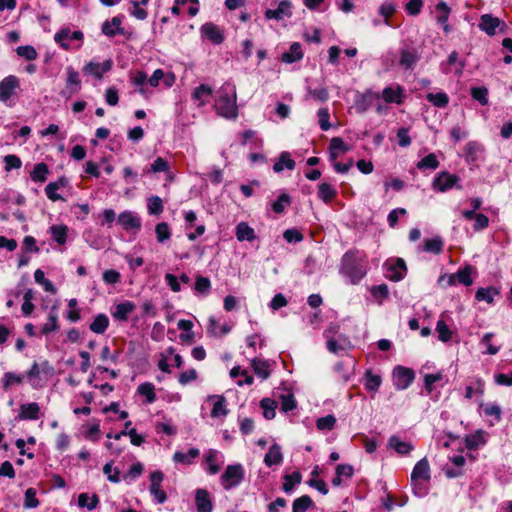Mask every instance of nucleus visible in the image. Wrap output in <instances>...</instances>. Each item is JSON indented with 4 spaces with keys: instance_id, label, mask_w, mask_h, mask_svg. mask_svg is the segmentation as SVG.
Masks as SVG:
<instances>
[{
    "instance_id": "nucleus-1",
    "label": "nucleus",
    "mask_w": 512,
    "mask_h": 512,
    "mask_svg": "<svg viewBox=\"0 0 512 512\" xmlns=\"http://www.w3.org/2000/svg\"><path fill=\"white\" fill-rule=\"evenodd\" d=\"M217 115L228 120H234L238 116L237 92L235 84L224 83L217 91L214 103Z\"/></svg>"
},
{
    "instance_id": "nucleus-2",
    "label": "nucleus",
    "mask_w": 512,
    "mask_h": 512,
    "mask_svg": "<svg viewBox=\"0 0 512 512\" xmlns=\"http://www.w3.org/2000/svg\"><path fill=\"white\" fill-rule=\"evenodd\" d=\"M323 336L326 339V347L331 353L341 354L352 348L349 337L340 332L338 325H330Z\"/></svg>"
},
{
    "instance_id": "nucleus-3",
    "label": "nucleus",
    "mask_w": 512,
    "mask_h": 512,
    "mask_svg": "<svg viewBox=\"0 0 512 512\" xmlns=\"http://www.w3.org/2000/svg\"><path fill=\"white\" fill-rule=\"evenodd\" d=\"M375 105V111L382 115L387 112V108L380 101V93L373 90H366L363 93L357 92L354 99V108L357 113H364L370 107Z\"/></svg>"
},
{
    "instance_id": "nucleus-4",
    "label": "nucleus",
    "mask_w": 512,
    "mask_h": 512,
    "mask_svg": "<svg viewBox=\"0 0 512 512\" xmlns=\"http://www.w3.org/2000/svg\"><path fill=\"white\" fill-rule=\"evenodd\" d=\"M54 40L64 50H76L81 47L83 33L63 28L54 35Z\"/></svg>"
},
{
    "instance_id": "nucleus-5",
    "label": "nucleus",
    "mask_w": 512,
    "mask_h": 512,
    "mask_svg": "<svg viewBox=\"0 0 512 512\" xmlns=\"http://www.w3.org/2000/svg\"><path fill=\"white\" fill-rule=\"evenodd\" d=\"M244 478V469L241 464L228 465L221 476V483L225 490L238 486Z\"/></svg>"
},
{
    "instance_id": "nucleus-6",
    "label": "nucleus",
    "mask_w": 512,
    "mask_h": 512,
    "mask_svg": "<svg viewBox=\"0 0 512 512\" xmlns=\"http://www.w3.org/2000/svg\"><path fill=\"white\" fill-rule=\"evenodd\" d=\"M292 16V3L290 0H281L278 3L272 2L271 8L265 11L267 20L281 21Z\"/></svg>"
},
{
    "instance_id": "nucleus-7",
    "label": "nucleus",
    "mask_w": 512,
    "mask_h": 512,
    "mask_svg": "<svg viewBox=\"0 0 512 512\" xmlns=\"http://www.w3.org/2000/svg\"><path fill=\"white\" fill-rule=\"evenodd\" d=\"M355 253L347 252L342 260V271L351 279L353 284L358 283L366 274V270L363 267H358L353 263Z\"/></svg>"
},
{
    "instance_id": "nucleus-8",
    "label": "nucleus",
    "mask_w": 512,
    "mask_h": 512,
    "mask_svg": "<svg viewBox=\"0 0 512 512\" xmlns=\"http://www.w3.org/2000/svg\"><path fill=\"white\" fill-rule=\"evenodd\" d=\"M20 88V80L15 75H9L0 81V102L10 105L12 97Z\"/></svg>"
},
{
    "instance_id": "nucleus-9",
    "label": "nucleus",
    "mask_w": 512,
    "mask_h": 512,
    "mask_svg": "<svg viewBox=\"0 0 512 512\" xmlns=\"http://www.w3.org/2000/svg\"><path fill=\"white\" fill-rule=\"evenodd\" d=\"M459 181L460 179L458 176L442 171L434 178L432 188L438 192H446L454 187L461 189V185L458 184Z\"/></svg>"
},
{
    "instance_id": "nucleus-10",
    "label": "nucleus",
    "mask_w": 512,
    "mask_h": 512,
    "mask_svg": "<svg viewBox=\"0 0 512 512\" xmlns=\"http://www.w3.org/2000/svg\"><path fill=\"white\" fill-rule=\"evenodd\" d=\"M415 378L412 369L403 366H396L392 372L393 385L397 390L407 389Z\"/></svg>"
},
{
    "instance_id": "nucleus-11",
    "label": "nucleus",
    "mask_w": 512,
    "mask_h": 512,
    "mask_svg": "<svg viewBox=\"0 0 512 512\" xmlns=\"http://www.w3.org/2000/svg\"><path fill=\"white\" fill-rule=\"evenodd\" d=\"M405 98V90L398 84L385 87L380 93V99L387 104L401 105Z\"/></svg>"
},
{
    "instance_id": "nucleus-12",
    "label": "nucleus",
    "mask_w": 512,
    "mask_h": 512,
    "mask_svg": "<svg viewBox=\"0 0 512 512\" xmlns=\"http://www.w3.org/2000/svg\"><path fill=\"white\" fill-rule=\"evenodd\" d=\"M200 34L203 39L215 45H220L225 39L223 29L212 22L203 24L200 27Z\"/></svg>"
},
{
    "instance_id": "nucleus-13",
    "label": "nucleus",
    "mask_w": 512,
    "mask_h": 512,
    "mask_svg": "<svg viewBox=\"0 0 512 512\" xmlns=\"http://www.w3.org/2000/svg\"><path fill=\"white\" fill-rule=\"evenodd\" d=\"M204 462L206 470L210 475H215L220 471L221 466L224 464V455L215 449H209L204 454Z\"/></svg>"
},
{
    "instance_id": "nucleus-14",
    "label": "nucleus",
    "mask_w": 512,
    "mask_h": 512,
    "mask_svg": "<svg viewBox=\"0 0 512 512\" xmlns=\"http://www.w3.org/2000/svg\"><path fill=\"white\" fill-rule=\"evenodd\" d=\"M164 475L161 471H154L150 474V487L149 491L157 503L162 504L166 501V493L161 489V483Z\"/></svg>"
},
{
    "instance_id": "nucleus-15",
    "label": "nucleus",
    "mask_w": 512,
    "mask_h": 512,
    "mask_svg": "<svg viewBox=\"0 0 512 512\" xmlns=\"http://www.w3.org/2000/svg\"><path fill=\"white\" fill-rule=\"evenodd\" d=\"M386 276L390 280L399 281L406 274V265L403 259H390L385 263Z\"/></svg>"
},
{
    "instance_id": "nucleus-16",
    "label": "nucleus",
    "mask_w": 512,
    "mask_h": 512,
    "mask_svg": "<svg viewBox=\"0 0 512 512\" xmlns=\"http://www.w3.org/2000/svg\"><path fill=\"white\" fill-rule=\"evenodd\" d=\"M117 222L125 230L139 231L141 228L140 218L136 213L129 210L121 212L117 217Z\"/></svg>"
},
{
    "instance_id": "nucleus-17",
    "label": "nucleus",
    "mask_w": 512,
    "mask_h": 512,
    "mask_svg": "<svg viewBox=\"0 0 512 512\" xmlns=\"http://www.w3.org/2000/svg\"><path fill=\"white\" fill-rule=\"evenodd\" d=\"M112 66L113 62L110 59L105 60L102 63L90 61L84 66L83 72L85 74L92 75L97 79H101L105 73L111 70Z\"/></svg>"
},
{
    "instance_id": "nucleus-18",
    "label": "nucleus",
    "mask_w": 512,
    "mask_h": 512,
    "mask_svg": "<svg viewBox=\"0 0 512 512\" xmlns=\"http://www.w3.org/2000/svg\"><path fill=\"white\" fill-rule=\"evenodd\" d=\"M431 478V471H430V465L427 460V458H422L420 461H418L411 473V482L416 481H430Z\"/></svg>"
},
{
    "instance_id": "nucleus-19",
    "label": "nucleus",
    "mask_w": 512,
    "mask_h": 512,
    "mask_svg": "<svg viewBox=\"0 0 512 512\" xmlns=\"http://www.w3.org/2000/svg\"><path fill=\"white\" fill-rule=\"evenodd\" d=\"M41 417V408L38 403L31 402L20 405L17 418L19 420H37Z\"/></svg>"
},
{
    "instance_id": "nucleus-20",
    "label": "nucleus",
    "mask_w": 512,
    "mask_h": 512,
    "mask_svg": "<svg viewBox=\"0 0 512 512\" xmlns=\"http://www.w3.org/2000/svg\"><path fill=\"white\" fill-rule=\"evenodd\" d=\"M207 401L212 404L211 417L224 418L228 414L226 407V399L223 396L211 395L208 396Z\"/></svg>"
},
{
    "instance_id": "nucleus-21",
    "label": "nucleus",
    "mask_w": 512,
    "mask_h": 512,
    "mask_svg": "<svg viewBox=\"0 0 512 512\" xmlns=\"http://www.w3.org/2000/svg\"><path fill=\"white\" fill-rule=\"evenodd\" d=\"M195 504L197 512H212V499L206 489H197L195 491Z\"/></svg>"
},
{
    "instance_id": "nucleus-22",
    "label": "nucleus",
    "mask_w": 512,
    "mask_h": 512,
    "mask_svg": "<svg viewBox=\"0 0 512 512\" xmlns=\"http://www.w3.org/2000/svg\"><path fill=\"white\" fill-rule=\"evenodd\" d=\"M212 93L213 89L210 86L200 84L194 89L192 93V100L197 104V106L203 107L209 103Z\"/></svg>"
},
{
    "instance_id": "nucleus-23",
    "label": "nucleus",
    "mask_w": 512,
    "mask_h": 512,
    "mask_svg": "<svg viewBox=\"0 0 512 512\" xmlns=\"http://www.w3.org/2000/svg\"><path fill=\"white\" fill-rule=\"evenodd\" d=\"M464 441L469 450H476L486 444L487 433L482 429H478L474 433L466 435Z\"/></svg>"
},
{
    "instance_id": "nucleus-24",
    "label": "nucleus",
    "mask_w": 512,
    "mask_h": 512,
    "mask_svg": "<svg viewBox=\"0 0 512 512\" xmlns=\"http://www.w3.org/2000/svg\"><path fill=\"white\" fill-rule=\"evenodd\" d=\"M136 310L135 303L124 301L117 304L112 310V316L118 321H126L131 313Z\"/></svg>"
},
{
    "instance_id": "nucleus-25",
    "label": "nucleus",
    "mask_w": 512,
    "mask_h": 512,
    "mask_svg": "<svg viewBox=\"0 0 512 512\" xmlns=\"http://www.w3.org/2000/svg\"><path fill=\"white\" fill-rule=\"evenodd\" d=\"M501 21L499 18L490 14H484L480 18L479 28L489 36L496 34V29L500 26Z\"/></svg>"
},
{
    "instance_id": "nucleus-26",
    "label": "nucleus",
    "mask_w": 512,
    "mask_h": 512,
    "mask_svg": "<svg viewBox=\"0 0 512 512\" xmlns=\"http://www.w3.org/2000/svg\"><path fill=\"white\" fill-rule=\"evenodd\" d=\"M231 331L227 323H220L214 316L209 317L207 333L212 337H222Z\"/></svg>"
},
{
    "instance_id": "nucleus-27",
    "label": "nucleus",
    "mask_w": 512,
    "mask_h": 512,
    "mask_svg": "<svg viewBox=\"0 0 512 512\" xmlns=\"http://www.w3.org/2000/svg\"><path fill=\"white\" fill-rule=\"evenodd\" d=\"M349 150L350 147L347 144H345L342 138H332L329 145L330 160L335 161L340 155L345 154Z\"/></svg>"
},
{
    "instance_id": "nucleus-28",
    "label": "nucleus",
    "mask_w": 512,
    "mask_h": 512,
    "mask_svg": "<svg viewBox=\"0 0 512 512\" xmlns=\"http://www.w3.org/2000/svg\"><path fill=\"white\" fill-rule=\"evenodd\" d=\"M66 74V89L69 92V95L79 92L81 89V80L79 73L72 67H68L66 69Z\"/></svg>"
},
{
    "instance_id": "nucleus-29",
    "label": "nucleus",
    "mask_w": 512,
    "mask_h": 512,
    "mask_svg": "<svg viewBox=\"0 0 512 512\" xmlns=\"http://www.w3.org/2000/svg\"><path fill=\"white\" fill-rule=\"evenodd\" d=\"M272 363L268 360L254 358L251 360V367L254 373L262 379H267L271 373Z\"/></svg>"
},
{
    "instance_id": "nucleus-30",
    "label": "nucleus",
    "mask_w": 512,
    "mask_h": 512,
    "mask_svg": "<svg viewBox=\"0 0 512 512\" xmlns=\"http://www.w3.org/2000/svg\"><path fill=\"white\" fill-rule=\"evenodd\" d=\"M362 383L367 391L377 393L382 384V377L379 374L373 373L371 370H367Z\"/></svg>"
},
{
    "instance_id": "nucleus-31",
    "label": "nucleus",
    "mask_w": 512,
    "mask_h": 512,
    "mask_svg": "<svg viewBox=\"0 0 512 512\" xmlns=\"http://www.w3.org/2000/svg\"><path fill=\"white\" fill-rule=\"evenodd\" d=\"M68 184V180L65 177H60L57 181L50 182L45 187V193L48 199L51 201L63 200L62 196L57 193L60 188L65 187Z\"/></svg>"
},
{
    "instance_id": "nucleus-32",
    "label": "nucleus",
    "mask_w": 512,
    "mask_h": 512,
    "mask_svg": "<svg viewBox=\"0 0 512 512\" xmlns=\"http://www.w3.org/2000/svg\"><path fill=\"white\" fill-rule=\"evenodd\" d=\"M235 235L237 240L240 242H252L256 238L254 229L250 227L246 222H240L237 224L235 228Z\"/></svg>"
},
{
    "instance_id": "nucleus-33",
    "label": "nucleus",
    "mask_w": 512,
    "mask_h": 512,
    "mask_svg": "<svg viewBox=\"0 0 512 512\" xmlns=\"http://www.w3.org/2000/svg\"><path fill=\"white\" fill-rule=\"evenodd\" d=\"M102 32L108 37H113L123 33L122 21L119 17H113L110 21H105L102 25Z\"/></svg>"
},
{
    "instance_id": "nucleus-34",
    "label": "nucleus",
    "mask_w": 512,
    "mask_h": 512,
    "mask_svg": "<svg viewBox=\"0 0 512 512\" xmlns=\"http://www.w3.org/2000/svg\"><path fill=\"white\" fill-rule=\"evenodd\" d=\"M199 455L200 451L198 448H190L186 453L176 451L173 455V461L179 464L190 465Z\"/></svg>"
},
{
    "instance_id": "nucleus-35",
    "label": "nucleus",
    "mask_w": 512,
    "mask_h": 512,
    "mask_svg": "<svg viewBox=\"0 0 512 512\" xmlns=\"http://www.w3.org/2000/svg\"><path fill=\"white\" fill-rule=\"evenodd\" d=\"M302 58H303L302 47L297 42L291 44L289 50L284 52L281 56V60L287 64H291V63L300 61Z\"/></svg>"
},
{
    "instance_id": "nucleus-36",
    "label": "nucleus",
    "mask_w": 512,
    "mask_h": 512,
    "mask_svg": "<svg viewBox=\"0 0 512 512\" xmlns=\"http://www.w3.org/2000/svg\"><path fill=\"white\" fill-rule=\"evenodd\" d=\"M388 446L401 455H406L413 450V445L410 442L403 441L395 435L389 438Z\"/></svg>"
},
{
    "instance_id": "nucleus-37",
    "label": "nucleus",
    "mask_w": 512,
    "mask_h": 512,
    "mask_svg": "<svg viewBox=\"0 0 512 512\" xmlns=\"http://www.w3.org/2000/svg\"><path fill=\"white\" fill-rule=\"evenodd\" d=\"M283 461V455L281 447L278 444H273L264 457V463L271 467L273 465H279Z\"/></svg>"
},
{
    "instance_id": "nucleus-38",
    "label": "nucleus",
    "mask_w": 512,
    "mask_h": 512,
    "mask_svg": "<svg viewBox=\"0 0 512 512\" xmlns=\"http://www.w3.org/2000/svg\"><path fill=\"white\" fill-rule=\"evenodd\" d=\"M493 337H494V333H492V332L485 333L481 337L479 345L484 349L482 351L484 354L496 355L500 351L501 345L493 344L492 343Z\"/></svg>"
},
{
    "instance_id": "nucleus-39",
    "label": "nucleus",
    "mask_w": 512,
    "mask_h": 512,
    "mask_svg": "<svg viewBox=\"0 0 512 512\" xmlns=\"http://www.w3.org/2000/svg\"><path fill=\"white\" fill-rule=\"evenodd\" d=\"M436 13L438 24H440L443 27L444 31L448 33L450 31V27L448 25L450 8L447 6L445 2H439L436 5Z\"/></svg>"
},
{
    "instance_id": "nucleus-40",
    "label": "nucleus",
    "mask_w": 512,
    "mask_h": 512,
    "mask_svg": "<svg viewBox=\"0 0 512 512\" xmlns=\"http://www.w3.org/2000/svg\"><path fill=\"white\" fill-rule=\"evenodd\" d=\"M483 152V146L475 141H470L465 145L464 153L467 162H476Z\"/></svg>"
},
{
    "instance_id": "nucleus-41",
    "label": "nucleus",
    "mask_w": 512,
    "mask_h": 512,
    "mask_svg": "<svg viewBox=\"0 0 512 512\" xmlns=\"http://www.w3.org/2000/svg\"><path fill=\"white\" fill-rule=\"evenodd\" d=\"M485 391V382L480 377H475L471 385L465 390V398L471 399L474 395L483 396Z\"/></svg>"
},
{
    "instance_id": "nucleus-42",
    "label": "nucleus",
    "mask_w": 512,
    "mask_h": 512,
    "mask_svg": "<svg viewBox=\"0 0 512 512\" xmlns=\"http://www.w3.org/2000/svg\"><path fill=\"white\" fill-rule=\"evenodd\" d=\"M52 239L59 245H64L67 241L68 227L63 224L52 225L49 228Z\"/></svg>"
},
{
    "instance_id": "nucleus-43",
    "label": "nucleus",
    "mask_w": 512,
    "mask_h": 512,
    "mask_svg": "<svg viewBox=\"0 0 512 512\" xmlns=\"http://www.w3.org/2000/svg\"><path fill=\"white\" fill-rule=\"evenodd\" d=\"M58 329H59V324H58L57 307L53 306L50 309L47 322L41 328V332L43 334L47 335L51 332L57 331Z\"/></svg>"
},
{
    "instance_id": "nucleus-44",
    "label": "nucleus",
    "mask_w": 512,
    "mask_h": 512,
    "mask_svg": "<svg viewBox=\"0 0 512 512\" xmlns=\"http://www.w3.org/2000/svg\"><path fill=\"white\" fill-rule=\"evenodd\" d=\"M99 498L96 494L81 493L78 496V506L92 511L97 508Z\"/></svg>"
},
{
    "instance_id": "nucleus-45",
    "label": "nucleus",
    "mask_w": 512,
    "mask_h": 512,
    "mask_svg": "<svg viewBox=\"0 0 512 512\" xmlns=\"http://www.w3.org/2000/svg\"><path fill=\"white\" fill-rule=\"evenodd\" d=\"M24 375L15 372H7L3 375L1 380L2 387L5 391L11 389L12 386L20 385L24 381Z\"/></svg>"
},
{
    "instance_id": "nucleus-46",
    "label": "nucleus",
    "mask_w": 512,
    "mask_h": 512,
    "mask_svg": "<svg viewBox=\"0 0 512 512\" xmlns=\"http://www.w3.org/2000/svg\"><path fill=\"white\" fill-rule=\"evenodd\" d=\"M418 61L416 52L408 49H403L400 52L399 65L404 69H411Z\"/></svg>"
},
{
    "instance_id": "nucleus-47",
    "label": "nucleus",
    "mask_w": 512,
    "mask_h": 512,
    "mask_svg": "<svg viewBox=\"0 0 512 512\" xmlns=\"http://www.w3.org/2000/svg\"><path fill=\"white\" fill-rule=\"evenodd\" d=\"M293 170L295 168V161L291 158L289 152H282L278 161L274 164L273 170L276 173L283 171L284 169Z\"/></svg>"
},
{
    "instance_id": "nucleus-48",
    "label": "nucleus",
    "mask_w": 512,
    "mask_h": 512,
    "mask_svg": "<svg viewBox=\"0 0 512 512\" xmlns=\"http://www.w3.org/2000/svg\"><path fill=\"white\" fill-rule=\"evenodd\" d=\"M337 194L336 189L329 183H321L318 186V197L325 203H329Z\"/></svg>"
},
{
    "instance_id": "nucleus-49",
    "label": "nucleus",
    "mask_w": 512,
    "mask_h": 512,
    "mask_svg": "<svg viewBox=\"0 0 512 512\" xmlns=\"http://www.w3.org/2000/svg\"><path fill=\"white\" fill-rule=\"evenodd\" d=\"M109 325V319L105 314H98L90 324V330L96 334H102Z\"/></svg>"
},
{
    "instance_id": "nucleus-50",
    "label": "nucleus",
    "mask_w": 512,
    "mask_h": 512,
    "mask_svg": "<svg viewBox=\"0 0 512 512\" xmlns=\"http://www.w3.org/2000/svg\"><path fill=\"white\" fill-rule=\"evenodd\" d=\"M426 99L433 106L438 108H444L449 103V97L445 92L428 93Z\"/></svg>"
},
{
    "instance_id": "nucleus-51",
    "label": "nucleus",
    "mask_w": 512,
    "mask_h": 512,
    "mask_svg": "<svg viewBox=\"0 0 512 512\" xmlns=\"http://www.w3.org/2000/svg\"><path fill=\"white\" fill-rule=\"evenodd\" d=\"M435 330L438 334V339L441 342L446 343L452 339L453 331L448 327L444 320L439 319L437 321Z\"/></svg>"
},
{
    "instance_id": "nucleus-52",
    "label": "nucleus",
    "mask_w": 512,
    "mask_h": 512,
    "mask_svg": "<svg viewBox=\"0 0 512 512\" xmlns=\"http://www.w3.org/2000/svg\"><path fill=\"white\" fill-rule=\"evenodd\" d=\"M451 461L457 467V470L446 467L444 471L448 478H455L461 475L460 468L464 466L466 459L462 455H455L451 458Z\"/></svg>"
},
{
    "instance_id": "nucleus-53",
    "label": "nucleus",
    "mask_w": 512,
    "mask_h": 512,
    "mask_svg": "<svg viewBox=\"0 0 512 512\" xmlns=\"http://www.w3.org/2000/svg\"><path fill=\"white\" fill-rule=\"evenodd\" d=\"M49 173L48 166L45 163H38L30 173V177L34 182H45Z\"/></svg>"
},
{
    "instance_id": "nucleus-54",
    "label": "nucleus",
    "mask_w": 512,
    "mask_h": 512,
    "mask_svg": "<svg viewBox=\"0 0 512 512\" xmlns=\"http://www.w3.org/2000/svg\"><path fill=\"white\" fill-rule=\"evenodd\" d=\"M302 476L300 472L294 471L291 474L285 475L283 490L286 493H291L295 486L301 482Z\"/></svg>"
},
{
    "instance_id": "nucleus-55",
    "label": "nucleus",
    "mask_w": 512,
    "mask_h": 512,
    "mask_svg": "<svg viewBox=\"0 0 512 512\" xmlns=\"http://www.w3.org/2000/svg\"><path fill=\"white\" fill-rule=\"evenodd\" d=\"M137 391L144 396L147 403H153L156 400L155 387L152 383L145 382L138 386Z\"/></svg>"
},
{
    "instance_id": "nucleus-56",
    "label": "nucleus",
    "mask_w": 512,
    "mask_h": 512,
    "mask_svg": "<svg viewBox=\"0 0 512 512\" xmlns=\"http://www.w3.org/2000/svg\"><path fill=\"white\" fill-rule=\"evenodd\" d=\"M147 209L150 215H160L163 210V201L159 196H151L147 199Z\"/></svg>"
},
{
    "instance_id": "nucleus-57",
    "label": "nucleus",
    "mask_w": 512,
    "mask_h": 512,
    "mask_svg": "<svg viewBox=\"0 0 512 512\" xmlns=\"http://www.w3.org/2000/svg\"><path fill=\"white\" fill-rule=\"evenodd\" d=\"M443 249V241L439 236L426 239L424 241L423 250L426 252L438 254Z\"/></svg>"
},
{
    "instance_id": "nucleus-58",
    "label": "nucleus",
    "mask_w": 512,
    "mask_h": 512,
    "mask_svg": "<svg viewBox=\"0 0 512 512\" xmlns=\"http://www.w3.org/2000/svg\"><path fill=\"white\" fill-rule=\"evenodd\" d=\"M34 279H35V282L40 284L44 288L45 291L53 293V294L56 293L55 286L53 285V283L50 280L45 278V274L41 269H37L34 272Z\"/></svg>"
},
{
    "instance_id": "nucleus-59",
    "label": "nucleus",
    "mask_w": 512,
    "mask_h": 512,
    "mask_svg": "<svg viewBox=\"0 0 512 512\" xmlns=\"http://www.w3.org/2000/svg\"><path fill=\"white\" fill-rule=\"evenodd\" d=\"M313 505V501L308 495H303L294 500L292 512H306Z\"/></svg>"
},
{
    "instance_id": "nucleus-60",
    "label": "nucleus",
    "mask_w": 512,
    "mask_h": 512,
    "mask_svg": "<svg viewBox=\"0 0 512 512\" xmlns=\"http://www.w3.org/2000/svg\"><path fill=\"white\" fill-rule=\"evenodd\" d=\"M156 238L159 243H164L171 238V230L166 222L158 223L155 227Z\"/></svg>"
},
{
    "instance_id": "nucleus-61",
    "label": "nucleus",
    "mask_w": 512,
    "mask_h": 512,
    "mask_svg": "<svg viewBox=\"0 0 512 512\" xmlns=\"http://www.w3.org/2000/svg\"><path fill=\"white\" fill-rule=\"evenodd\" d=\"M336 425V418L334 415H326L316 420V427L320 431H331Z\"/></svg>"
},
{
    "instance_id": "nucleus-62",
    "label": "nucleus",
    "mask_w": 512,
    "mask_h": 512,
    "mask_svg": "<svg viewBox=\"0 0 512 512\" xmlns=\"http://www.w3.org/2000/svg\"><path fill=\"white\" fill-rule=\"evenodd\" d=\"M472 271L473 268L471 266H466L463 269H459L456 273V282L463 284L465 286H470L473 283L472 279Z\"/></svg>"
},
{
    "instance_id": "nucleus-63",
    "label": "nucleus",
    "mask_w": 512,
    "mask_h": 512,
    "mask_svg": "<svg viewBox=\"0 0 512 512\" xmlns=\"http://www.w3.org/2000/svg\"><path fill=\"white\" fill-rule=\"evenodd\" d=\"M103 473L107 479L112 483H119L121 481L120 471L118 468L113 467V462H107L103 467Z\"/></svg>"
},
{
    "instance_id": "nucleus-64",
    "label": "nucleus",
    "mask_w": 512,
    "mask_h": 512,
    "mask_svg": "<svg viewBox=\"0 0 512 512\" xmlns=\"http://www.w3.org/2000/svg\"><path fill=\"white\" fill-rule=\"evenodd\" d=\"M146 172L158 173V172H170V165L168 161H166L162 157H158L154 160V162L150 165L149 169Z\"/></svg>"
}]
</instances>
